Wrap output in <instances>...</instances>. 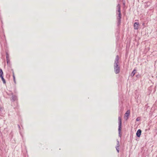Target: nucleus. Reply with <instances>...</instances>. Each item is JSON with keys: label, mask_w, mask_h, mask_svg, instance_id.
Instances as JSON below:
<instances>
[{"label": "nucleus", "mask_w": 157, "mask_h": 157, "mask_svg": "<svg viewBox=\"0 0 157 157\" xmlns=\"http://www.w3.org/2000/svg\"><path fill=\"white\" fill-rule=\"evenodd\" d=\"M119 57L117 55L116 57L113 65L114 71L116 74H118L120 72V69L119 65Z\"/></svg>", "instance_id": "obj_1"}, {"label": "nucleus", "mask_w": 157, "mask_h": 157, "mask_svg": "<svg viewBox=\"0 0 157 157\" xmlns=\"http://www.w3.org/2000/svg\"><path fill=\"white\" fill-rule=\"evenodd\" d=\"M118 133H119V136L121 138V126H122V121L121 118V117L119 116L118 118Z\"/></svg>", "instance_id": "obj_2"}, {"label": "nucleus", "mask_w": 157, "mask_h": 157, "mask_svg": "<svg viewBox=\"0 0 157 157\" xmlns=\"http://www.w3.org/2000/svg\"><path fill=\"white\" fill-rule=\"evenodd\" d=\"M117 14H118V15L117 17V26H119L120 25L121 23V12H119Z\"/></svg>", "instance_id": "obj_3"}, {"label": "nucleus", "mask_w": 157, "mask_h": 157, "mask_svg": "<svg viewBox=\"0 0 157 157\" xmlns=\"http://www.w3.org/2000/svg\"><path fill=\"white\" fill-rule=\"evenodd\" d=\"M117 141V145L116 146L115 148H116V150L118 153H119V150H120V144L119 140L118 139L116 140Z\"/></svg>", "instance_id": "obj_4"}, {"label": "nucleus", "mask_w": 157, "mask_h": 157, "mask_svg": "<svg viewBox=\"0 0 157 157\" xmlns=\"http://www.w3.org/2000/svg\"><path fill=\"white\" fill-rule=\"evenodd\" d=\"M17 96L15 95H13L10 100L11 101L14 102L17 100Z\"/></svg>", "instance_id": "obj_5"}, {"label": "nucleus", "mask_w": 157, "mask_h": 157, "mask_svg": "<svg viewBox=\"0 0 157 157\" xmlns=\"http://www.w3.org/2000/svg\"><path fill=\"white\" fill-rule=\"evenodd\" d=\"M151 1H148L145 2L144 3V7L145 8H147L151 4Z\"/></svg>", "instance_id": "obj_6"}, {"label": "nucleus", "mask_w": 157, "mask_h": 157, "mask_svg": "<svg viewBox=\"0 0 157 157\" xmlns=\"http://www.w3.org/2000/svg\"><path fill=\"white\" fill-rule=\"evenodd\" d=\"M142 131L141 130L139 129H138L136 132V136L138 137H140L141 136Z\"/></svg>", "instance_id": "obj_7"}, {"label": "nucleus", "mask_w": 157, "mask_h": 157, "mask_svg": "<svg viewBox=\"0 0 157 157\" xmlns=\"http://www.w3.org/2000/svg\"><path fill=\"white\" fill-rule=\"evenodd\" d=\"M139 25V22H135L134 24V29H138V26Z\"/></svg>", "instance_id": "obj_8"}, {"label": "nucleus", "mask_w": 157, "mask_h": 157, "mask_svg": "<svg viewBox=\"0 0 157 157\" xmlns=\"http://www.w3.org/2000/svg\"><path fill=\"white\" fill-rule=\"evenodd\" d=\"M117 10L116 11V13L117 14V12H121V6L119 4H118L117 6Z\"/></svg>", "instance_id": "obj_9"}, {"label": "nucleus", "mask_w": 157, "mask_h": 157, "mask_svg": "<svg viewBox=\"0 0 157 157\" xmlns=\"http://www.w3.org/2000/svg\"><path fill=\"white\" fill-rule=\"evenodd\" d=\"M136 69H134L131 74V76L132 77H133L136 73Z\"/></svg>", "instance_id": "obj_10"}, {"label": "nucleus", "mask_w": 157, "mask_h": 157, "mask_svg": "<svg viewBox=\"0 0 157 157\" xmlns=\"http://www.w3.org/2000/svg\"><path fill=\"white\" fill-rule=\"evenodd\" d=\"M6 60H10V58H9V54L8 52H7L6 51Z\"/></svg>", "instance_id": "obj_11"}, {"label": "nucleus", "mask_w": 157, "mask_h": 157, "mask_svg": "<svg viewBox=\"0 0 157 157\" xmlns=\"http://www.w3.org/2000/svg\"><path fill=\"white\" fill-rule=\"evenodd\" d=\"M3 76V73L2 70L0 69V77Z\"/></svg>", "instance_id": "obj_12"}, {"label": "nucleus", "mask_w": 157, "mask_h": 157, "mask_svg": "<svg viewBox=\"0 0 157 157\" xmlns=\"http://www.w3.org/2000/svg\"><path fill=\"white\" fill-rule=\"evenodd\" d=\"M130 114V111L128 110L127 111L125 114V116L128 117Z\"/></svg>", "instance_id": "obj_13"}, {"label": "nucleus", "mask_w": 157, "mask_h": 157, "mask_svg": "<svg viewBox=\"0 0 157 157\" xmlns=\"http://www.w3.org/2000/svg\"><path fill=\"white\" fill-rule=\"evenodd\" d=\"M11 70L12 71V72H13V80H14V82H15V76H14V71H13V69H12Z\"/></svg>", "instance_id": "obj_14"}, {"label": "nucleus", "mask_w": 157, "mask_h": 157, "mask_svg": "<svg viewBox=\"0 0 157 157\" xmlns=\"http://www.w3.org/2000/svg\"><path fill=\"white\" fill-rule=\"evenodd\" d=\"M0 78H1L2 81H3V83H4V84L6 83V80H5V79L4 78L3 76L0 77Z\"/></svg>", "instance_id": "obj_15"}, {"label": "nucleus", "mask_w": 157, "mask_h": 157, "mask_svg": "<svg viewBox=\"0 0 157 157\" xmlns=\"http://www.w3.org/2000/svg\"><path fill=\"white\" fill-rule=\"evenodd\" d=\"M6 93L8 95H10V94H11L12 95L13 94V93L12 92H6Z\"/></svg>", "instance_id": "obj_16"}, {"label": "nucleus", "mask_w": 157, "mask_h": 157, "mask_svg": "<svg viewBox=\"0 0 157 157\" xmlns=\"http://www.w3.org/2000/svg\"><path fill=\"white\" fill-rule=\"evenodd\" d=\"M6 62L8 65L10 64V60H6Z\"/></svg>", "instance_id": "obj_17"}, {"label": "nucleus", "mask_w": 157, "mask_h": 157, "mask_svg": "<svg viewBox=\"0 0 157 157\" xmlns=\"http://www.w3.org/2000/svg\"><path fill=\"white\" fill-rule=\"evenodd\" d=\"M136 77L137 78H140V75L139 74L137 75H136Z\"/></svg>", "instance_id": "obj_18"}, {"label": "nucleus", "mask_w": 157, "mask_h": 157, "mask_svg": "<svg viewBox=\"0 0 157 157\" xmlns=\"http://www.w3.org/2000/svg\"><path fill=\"white\" fill-rule=\"evenodd\" d=\"M140 120V118L138 117H137L136 119V121H139Z\"/></svg>", "instance_id": "obj_19"}, {"label": "nucleus", "mask_w": 157, "mask_h": 157, "mask_svg": "<svg viewBox=\"0 0 157 157\" xmlns=\"http://www.w3.org/2000/svg\"><path fill=\"white\" fill-rule=\"evenodd\" d=\"M17 126H18V128H19V130H20V129H21V127H20V125H19V124H18V125H17Z\"/></svg>", "instance_id": "obj_20"}, {"label": "nucleus", "mask_w": 157, "mask_h": 157, "mask_svg": "<svg viewBox=\"0 0 157 157\" xmlns=\"http://www.w3.org/2000/svg\"><path fill=\"white\" fill-rule=\"evenodd\" d=\"M2 107H0V111H1L2 110Z\"/></svg>", "instance_id": "obj_21"}, {"label": "nucleus", "mask_w": 157, "mask_h": 157, "mask_svg": "<svg viewBox=\"0 0 157 157\" xmlns=\"http://www.w3.org/2000/svg\"><path fill=\"white\" fill-rule=\"evenodd\" d=\"M154 92H155V89H154Z\"/></svg>", "instance_id": "obj_22"}, {"label": "nucleus", "mask_w": 157, "mask_h": 157, "mask_svg": "<svg viewBox=\"0 0 157 157\" xmlns=\"http://www.w3.org/2000/svg\"><path fill=\"white\" fill-rule=\"evenodd\" d=\"M20 134L21 135V133L20 132Z\"/></svg>", "instance_id": "obj_23"}]
</instances>
